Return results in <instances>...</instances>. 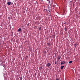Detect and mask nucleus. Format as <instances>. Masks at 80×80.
I'll return each mask as SVG.
<instances>
[{"label":"nucleus","mask_w":80,"mask_h":80,"mask_svg":"<svg viewBox=\"0 0 80 80\" xmlns=\"http://www.w3.org/2000/svg\"><path fill=\"white\" fill-rule=\"evenodd\" d=\"M71 2H72V1H70V3H71Z\"/></svg>","instance_id":"6ab92c4d"},{"label":"nucleus","mask_w":80,"mask_h":80,"mask_svg":"<svg viewBox=\"0 0 80 80\" xmlns=\"http://www.w3.org/2000/svg\"><path fill=\"white\" fill-rule=\"evenodd\" d=\"M7 4L8 5H10V4H11V2H7Z\"/></svg>","instance_id":"7ed1b4c3"},{"label":"nucleus","mask_w":80,"mask_h":80,"mask_svg":"<svg viewBox=\"0 0 80 80\" xmlns=\"http://www.w3.org/2000/svg\"><path fill=\"white\" fill-rule=\"evenodd\" d=\"M65 23H64V24H65Z\"/></svg>","instance_id":"412c9836"},{"label":"nucleus","mask_w":80,"mask_h":80,"mask_svg":"<svg viewBox=\"0 0 80 80\" xmlns=\"http://www.w3.org/2000/svg\"><path fill=\"white\" fill-rule=\"evenodd\" d=\"M20 79L21 80H22L23 79V78H22V77H19Z\"/></svg>","instance_id":"9d476101"},{"label":"nucleus","mask_w":80,"mask_h":80,"mask_svg":"<svg viewBox=\"0 0 80 80\" xmlns=\"http://www.w3.org/2000/svg\"><path fill=\"white\" fill-rule=\"evenodd\" d=\"M74 0V1L75 2H76V0Z\"/></svg>","instance_id":"a211bd4d"},{"label":"nucleus","mask_w":80,"mask_h":80,"mask_svg":"<svg viewBox=\"0 0 80 80\" xmlns=\"http://www.w3.org/2000/svg\"><path fill=\"white\" fill-rule=\"evenodd\" d=\"M56 7V6L55 5H52V7L55 8Z\"/></svg>","instance_id":"ddd939ff"},{"label":"nucleus","mask_w":80,"mask_h":80,"mask_svg":"<svg viewBox=\"0 0 80 80\" xmlns=\"http://www.w3.org/2000/svg\"><path fill=\"white\" fill-rule=\"evenodd\" d=\"M12 4H13V3H12Z\"/></svg>","instance_id":"aec40b11"},{"label":"nucleus","mask_w":80,"mask_h":80,"mask_svg":"<svg viewBox=\"0 0 80 80\" xmlns=\"http://www.w3.org/2000/svg\"><path fill=\"white\" fill-rule=\"evenodd\" d=\"M50 43H48V45H50Z\"/></svg>","instance_id":"dca6fc26"},{"label":"nucleus","mask_w":80,"mask_h":80,"mask_svg":"<svg viewBox=\"0 0 80 80\" xmlns=\"http://www.w3.org/2000/svg\"><path fill=\"white\" fill-rule=\"evenodd\" d=\"M51 66V64L50 63H48L47 64V67H50Z\"/></svg>","instance_id":"f257e3e1"},{"label":"nucleus","mask_w":80,"mask_h":80,"mask_svg":"<svg viewBox=\"0 0 80 80\" xmlns=\"http://www.w3.org/2000/svg\"><path fill=\"white\" fill-rule=\"evenodd\" d=\"M8 19L10 20V19H12V17H9L8 18Z\"/></svg>","instance_id":"1a4fd4ad"},{"label":"nucleus","mask_w":80,"mask_h":80,"mask_svg":"<svg viewBox=\"0 0 80 80\" xmlns=\"http://www.w3.org/2000/svg\"><path fill=\"white\" fill-rule=\"evenodd\" d=\"M56 80H59V79H56Z\"/></svg>","instance_id":"f3484780"},{"label":"nucleus","mask_w":80,"mask_h":80,"mask_svg":"<svg viewBox=\"0 0 80 80\" xmlns=\"http://www.w3.org/2000/svg\"><path fill=\"white\" fill-rule=\"evenodd\" d=\"M77 44H74L75 47H76V46H77Z\"/></svg>","instance_id":"4468645a"},{"label":"nucleus","mask_w":80,"mask_h":80,"mask_svg":"<svg viewBox=\"0 0 80 80\" xmlns=\"http://www.w3.org/2000/svg\"><path fill=\"white\" fill-rule=\"evenodd\" d=\"M21 31H22V30L21 29V28H20L18 29V32H21Z\"/></svg>","instance_id":"20e7f679"},{"label":"nucleus","mask_w":80,"mask_h":80,"mask_svg":"<svg viewBox=\"0 0 80 80\" xmlns=\"http://www.w3.org/2000/svg\"><path fill=\"white\" fill-rule=\"evenodd\" d=\"M39 70H42L43 69V68L42 67H40L39 68Z\"/></svg>","instance_id":"423d86ee"},{"label":"nucleus","mask_w":80,"mask_h":80,"mask_svg":"<svg viewBox=\"0 0 80 80\" xmlns=\"http://www.w3.org/2000/svg\"><path fill=\"white\" fill-rule=\"evenodd\" d=\"M65 61H62V62H61V65H63V64H65Z\"/></svg>","instance_id":"f03ea898"},{"label":"nucleus","mask_w":80,"mask_h":80,"mask_svg":"<svg viewBox=\"0 0 80 80\" xmlns=\"http://www.w3.org/2000/svg\"><path fill=\"white\" fill-rule=\"evenodd\" d=\"M38 30H39V31H40L42 30V28L41 27L38 28Z\"/></svg>","instance_id":"0eeeda50"},{"label":"nucleus","mask_w":80,"mask_h":80,"mask_svg":"<svg viewBox=\"0 0 80 80\" xmlns=\"http://www.w3.org/2000/svg\"><path fill=\"white\" fill-rule=\"evenodd\" d=\"M55 64H57V61H56L55 62Z\"/></svg>","instance_id":"2eb2a0df"},{"label":"nucleus","mask_w":80,"mask_h":80,"mask_svg":"<svg viewBox=\"0 0 80 80\" xmlns=\"http://www.w3.org/2000/svg\"><path fill=\"white\" fill-rule=\"evenodd\" d=\"M65 66H61V70H63V68Z\"/></svg>","instance_id":"39448f33"},{"label":"nucleus","mask_w":80,"mask_h":80,"mask_svg":"<svg viewBox=\"0 0 80 80\" xmlns=\"http://www.w3.org/2000/svg\"><path fill=\"white\" fill-rule=\"evenodd\" d=\"M61 58V57H60V56H58V60H60V59Z\"/></svg>","instance_id":"6e6552de"},{"label":"nucleus","mask_w":80,"mask_h":80,"mask_svg":"<svg viewBox=\"0 0 80 80\" xmlns=\"http://www.w3.org/2000/svg\"><path fill=\"white\" fill-rule=\"evenodd\" d=\"M65 31H67V28H64Z\"/></svg>","instance_id":"9b49d317"},{"label":"nucleus","mask_w":80,"mask_h":80,"mask_svg":"<svg viewBox=\"0 0 80 80\" xmlns=\"http://www.w3.org/2000/svg\"><path fill=\"white\" fill-rule=\"evenodd\" d=\"M72 61H69V63H70V64L72 63Z\"/></svg>","instance_id":"f8f14e48"}]
</instances>
